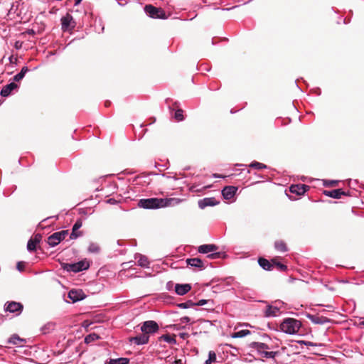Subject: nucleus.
Segmentation results:
<instances>
[{"label": "nucleus", "instance_id": "nucleus-1", "mask_svg": "<svg viewBox=\"0 0 364 364\" xmlns=\"http://www.w3.org/2000/svg\"><path fill=\"white\" fill-rule=\"evenodd\" d=\"M301 326L300 321L292 318H285L280 324V329L288 334L296 333Z\"/></svg>", "mask_w": 364, "mask_h": 364}, {"label": "nucleus", "instance_id": "nucleus-2", "mask_svg": "<svg viewBox=\"0 0 364 364\" xmlns=\"http://www.w3.org/2000/svg\"><path fill=\"white\" fill-rule=\"evenodd\" d=\"M60 265L64 270L73 272H79L80 271L87 269L90 267L89 262L85 260L71 264L63 262Z\"/></svg>", "mask_w": 364, "mask_h": 364}, {"label": "nucleus", "instance_id": "nucleus-3", "mask_svg": "<svg viewBox=\"0 0 364 364\" xmlns=\"http://www.w3.org/2000/svg\"><path fill=\"white\" fill-rule=\"evenodd\" d=\"M138 205L145 209H157L162 208L161 198H151L146 199H141L139 200Z\"/></svg>", "mask_w": 364, "mask_h": 364}, {"label": "nucleus", "instance_id": "nucleus-4", "mask_svg": "<svg viewBox=\"0 0 364 364\" xmlns=\"http://www.w3.org/2000/svg\"><path fill=\"white\" fill-rule=\"evenodd\" d=\"M262 338L264 342H252L250 344V347L255 349L259 355H261V354H262V353L266 350H272L274 348L272 345H269L267 342H265L266 339L269 341L271 340V338L267 334H264L262 336Z\"/></svg>", "mask_w": 364, "mask_h": 364}, {"label": "nucleus", "instance_id": "nucleus-5", "mask_svg": "<svg viewBox=\"0 0 364 364\" xmlns=\"http://www.w3.org/2000/svg\"><path fill=\"white\" fill-rule=\"evenodd\" d=\"M146 13L151 18L165 19L167 18L166 12L161 8L155 7L151 4L144 7Z\"/></svg>", "mask_w": 364, "mask_h": 364}, {"label": "nucleus", "instance_id": "nucleus-6", "mask_svg": "<svg viewBox=\"0 0 364 364\" xmlns=\"http://www.w3.org/2000/svg\"><path fill=\"white\" fill-rule=\"evenodd\" d=\"M159 329V324L152 320L144 321L141 326V331L143 333L146 334L148 338L150 335L157 332Z\"/></svg>", "mask_w": 364, "mask_h": 364}, {"label": "nucleus", "instance_id": "nucleus-7", "mask_svg": "<svg viewBox=\"0 0 364 364\" xmlns=\"http://www.w3.org/2000/svg\"><path fill=\"white\" fill-rule=\"evenodd\" d=\"M68 234V230H62L60 232H54L48 237V244L50 247H55V245L59 244L63 240H64Z\"/></svg>", "mask_w": 364, "mask_h": 364}, {"label": "nucleus", "instance_id": "nucleus-8", "mask_svg": "<svg viewBox=\"0 0 364 364\" xmlns=\"http://www.w3.org/2000/svg\"><path fill=\"white\" fill-rule=\"evenodd\" d=\"M23 309V306L21 303L16 301H7L4 305L5 311L16 314L19 315Z\"/></svg>", "mask_w": 364, "mask_h": 364}, {"label": "nucleus", "instance_id": "nucleus-9", "mask_svg": "<svg viewBox=\"0 0 364 364\" xmlns=\"http://www.w3.org/2000/svg\"><path fill=\"white\" fill-rule=\"evenodd\" d=\"M61 24L63 31L68 30L69 28H73L75 26L73 17L70 14H67L65 16L62 17Z\"/></svg>", "mask_w": 364, "mask_h": 364}, {"label": "nucleus", "instance_id": "nucleus-10", "mask_svg": "<svg viewBox=\"0 0 364 364\" xmlns=\"http://www.w3.org/2000/svg\"><path fill=\"white\" fill-rule=\"evenodd\" d=\"M309 189V186L305 184H293L289 188L290 192L296 196L304 195Z\"/></svg>", "mask_w": 364, "mask_h": 364}, {"label": "nucleus", "instance_id": "nucleus-11", "mask_svg": "<svg viewBox=\"0 0 364 364\" xmlns=\"http://www.w3.org/2000/svg\"><path fill=\"white\" fill-rule=\"evenodd\" d=\"M68 297L73 302H77L85 298V294L82 289H71L68 293Z\"/></svg>", "mask_w": 364, "mask_h": 364}, {"label": "nucleus", "instance_id": "nucleus-12", "mask_svg": "<svg viewBox=\"0 0 364 364\" xmlns=\"http://www.w3.org/2000/svg\"><path fill=\"white\" fill-rule=\"evenodd\" d=\"M129 341L131 343H134L136 345H144L149 343V338L144 333L139 334L136 336L129 337Z\"/></svg>", "mask_w": 364, "mask_h": 364}, {"label": "nucleus", "instance_id": "nucleus-13", "mask_svg": "<svg viewBox=\"0 0 364 364\" xmlns=\"http://www.w3.org/2000/svg\"><path fill=\"white\" fill-rule=\"evenodd\" d=\"M183 201V199H181V198H161V205H162V208L173 207V206L178 205Z\"/></svg>", "mask_w": 364, "mask_h": 364}, {"label": "nucleus", "instance_id": "nucleus-14", "mask_svg": "<svg viewBox=\"0 0 364 364\" xmlns=\"http://www.w3.org/2000/svg\"><path fill=\"white\" fill-rule=\"evenodd\" d=\"M82 225V221L81 219H78L74 224L72 230V232L70 235L71 240L77 239V237L82 235V232L80 231L79 229Z\"/></svg>", "mask_w": 364, "mask_h": 364}, {"label": "nucleus", "instance_id": "nucleus-15", "mask_svg": "<svg viewBox=\"0 0 364 364\" xmlns=\"http://www.w3.org/2000/svg\"><path fill=\"white\" fill-rule=\"evenodd\" d=\"M307 318L314 323L315 324H325L327 323L331 322V320L328 318L327 317L319 316L318 314L316 315H312V314H308Z\"/></svg>", "mask_w": 364, "mask_h": 364}, {"label": "nucleus", "instance_id": "nucleus-16", "mask_svg": "<svg viewBox=\"0 0 364 364\" xmlns=\"http://www.w3.org/2000/svg\"><path fill=\"white\" fill-rule=\"evenodd\" d=\"M237 191V188L232 186H225L222 190V195L225 199L230 200L234 197L236 192Z\"/></svg>", "mask_w": 364, "mask_h": 364}, {"label": "nucleus", "instance_id": "nucleus-17", "mask_svg": "<svg viewBox=\"0 0 364 364\" xmlns=\"http://www.w3.org/2000/svg\"><path fill=\"white\" fill-rule=\"evenodd\" d=\"M219 203L215 198H205L198 201V206L201 209H204L208 206H214Z\"/></svg>", "mask_w": 364, "mask_h": 364}, {"label": "nucleus", "instance_id": "nucleus-18", "mask_svg": "<svg viewBox=\"0 0 364 364\" xmlns=\"http://www.w3.org/2000/svg\"><path fill=\"white\" fill-rule=\"evenodd\" d=\"M218 250V247L214 244L202 245L198 247V252L203 254L216 252Z\"/></svg>", "mask_w": 364, "mask_h": 364}, {"label": "nucleus", "instance_id": "nucleus-19", "mask_svg": "<svg viewBox=\"0 0 364 364\" xmlns=\"http://www.w3.org/2000/svg\"><path fill=\"white\" fill-rule=\"evenodd\" d=\"M323 194L333 198H341L342 196L348 195L345 191H342V189L326 190L323 191Z\"/></svg>", "mask_w": 364, "mask_h": 364}, {"label": "nucleus", "instance_id": "nucleus-20", "mask_svg": "<svg viewBox=\"0 0 364 364\" xmlns=\"http://www.w3.org/2000/svg\"><path fill=\"white\" fill-rule=\"evenodd\" d=\"M186 263L188 265H190L193 267H198L200 269H203L205 268L204 262L198 257L187 259Z\"/></svg>", "mask_w": 364, "mask_h": 364}, {"label": "nucleus", "instance_id": "nucleus-21", "mask_svg": "<svg viewBox=\"0 0 364 364\" xmlns=\"http://www.w3.org/2000/svg\"><path fill=\"white\" fill-rule=\"evenodd\" d=\"M191 289V285L189 284H176L175 286V291L178 295H184Z\"/></svg>", "mask_w": 364, "mask_h": 364}, {"label": "nucleus", "instance_id": "nucleus-22", "mask_svg": "<svg viewBox=\"0 0 364 364\" xmlns=\"http://www.w3.org/2000/svg\"><path fill=\"white\" fill-rule=\"evenodd\" d=\"M17 87L18 85L15 82H11L2 88L0 94L2 97H8L11 94V91Z\"/></svg>", "mask_w": 364, "mask_h": 364}, {"label": "nucleus", "instance_id": "nucleus-23", "mask_svg": "<svg viewBox=\"0 0 364 364\" xmlns=\"http://www.w3.org/2000/svg\"><path fill=\"white\" fill-rule=\"evenodd\" d=\"M279 313V309L276 306L268 305L264 311L266 317L277 316Z\"/></svg>", "mask_w": 364, "mask_h": 364}, {"label": "nucleus", "instance_id": "nucleus-24", "mask_svg": "<svg viewBox=\"0 0 364 364\" xmlns=\"http://www.w3.org/2000/svg\"><path fill=\"white\" fill-rule=\"evenodd\" d=\"M258 263L265 270H271L273 267L272 262H270L269 260L262 257L259 258Z\"/></svg>", "mask_w": 364, "mask_h": 364}, {"label": "nucleus", "instance_id": "nucleus-25", "mask_svg": "<svg viewBox=\"0 0 364 364\" xmlns=\"http://www.w3.org/2000/svg\"><path fill=\"white\" fill-rule=\"evenodd\" d=\"M274 247L278 251L280 252H287L288 250V247L286 242L282 240H277L274 242Z\"/></svg>", "mask_w": 364, "mask_h": 364}, {"label": "nucleus", "instance_id": "nucleus-26", "mask_svg": "<svg viewBox=\"0 0 364 364\" xmlns=\"http://www.w3.org/2000/svg\"><path fill=\"white\" fill-rule=\"evenodd\" d=\"M281 355V351H269L266 350L260 356L266 358H274L277 355Z\"/></svg>", "mask_w": 364, "mask_h": 364}, {"label": "nucleus", "instance_id": "nucleus-27", "mask_svg": "<svg viewBox=\"0 0 364 364\" xmlns=\"http://www.w3.org/2000/svg\"><path fill=\"white\" fill-rule=\"evenodd\" d=\"M159 341H164L168 343L176 344V340L174 336H171L168 334L162 335L159 338Z\"/></svg>", "mask_w": 364, "mask_h": 364}, {"label": "nucleus", "instance_id": "nucleus-28", "mask_svg": "<svg viewBox=\"0 0 364 364\" xmlns=\"http://www.w3.org/2000/svg\"><path fill=\"white\" fill-rule=\"evenodd\" d=\"M28 71V68L26 66L22 68L21 72L16 75L14 77V81L18 82L23 78L25 74Z\"/></svg>", "mask_w": 364, "mask_h": 364}, {"label": "nucleus", "instance_id": "nucleus-29", "mask_svg": "<svg viewBox=\"0 0 364 364\" xmlns=\"http://www.w3.org/2000/svg\"><path fill=\"white\" fill-rule=\"evenodd\" d=\"M250 333H251L250 331L244 329V330H241L237 332L233 333L232 334V337L234 338H242V337L246 336L247 335H250Z\"/></svg>", "mask_w": 364, "mask_h": 364}, {"label": "nucleus", "instance_id": "nucleus-30", "mask_svg": "<svg viewBox=\"0 0 364 364\" xmlns=\"http://www.w3.org/2000/svg\"><path fill=\"white\" fill-rule=\"evenodd\" d=\"M129 359L127 358H120L117 359H110L108 364H128Z\"/></svg>", "mask_w": 364, "mask_h": 364}, {"label": "nucleus", "instance_id": "nucleus-31", "mask_svg": "<svg viewBox=\"0 0 364 364\" xmlns=\"http://www.w3.org/2000/svg\"><path fill=\"white\" fill-rule=\"evenodd\" d=\"M100 338V336L95 333H90L85 338V343H90Z\"/></svg>", "mask_w": 364, "mask_h": 364}, {"label": "nucleus", "instance_id": "nucleus-32", "mask_svg": "<svg viewBox=\"0 0 364 364\" xmlns=\"http://www.w3.org/2000/svg\"><path fill=\"white\" fill-rule=\"evenodd\" d=\"M137 263L139 266L142 267H147L149 264L148 258L144 255H139Z\"/></svg>", "mask_w": 364, "mask_h": 364}, {"label": "nucleus", "instance_id": "nucleus-33", "mask_svg": "<svg viewBox=\"0 0 364 364\" xmlns=\"http://www.w3.org/2000/svg\"><path fill=\"white\" fill-rule=\"evenodd\" d=\"M88 251L90 253H99L100 251V247L97 243L91 242L89 245Z\"/></svg>", "mask_w": 364, "mask_h": 364}, {"label": "nucleus", "instance_id": "nucleus-34", "mask_svg": "<svg viewBox=\"0 0 364 364\" xmlns=\"http://www.w3.org/2000/svg\"><path fill=\"white\" fill-rule=\"evenodd\" d=\"M22 341H23V339L21 338L18 335L14 334L8 340V343L18 345Z\"/></svg>", "mask_w": 364, "mask_h": 364}, {"label": "nucleus", "instance_id": "nucleus-35", "mask_svg": "<svg viewBox=\"0 0 364 364\" xmlns=\"http://www.w3.org/2000/svg\"><path fill=\"white\" fill-rule=\"evenodd\" d=\"M272 262L273 267L276 266L277 268L280 271L284 272L287 269V267L285 264H283L277 262V259H272Z\"/></svg>", "mask_w": 364, "mask_h": 364}, {"label": "nucleus", "instance_id": "nucleus-36", "mask_svg": "<svg viewBox=\"0 0 364 364\" xmlns=\"http://www.w3.org/2000/svg\"><path fill=\"white\" fill-rule=\"evenodd\" d=\"M216 360V354L214 351L210 350L208 353V359L205 360V364H211Z\"/></svg>", "mask_w": 364, "mask_h": 364}, {"label": "nucleus", "instance_id": "nucleus-37", "mask_svg": "<svg viewBox=\"0 0 364 364\" xmlns=\"http://www.w3.org/2000/svg\"><path fill=\"white\" fill-rule=\"evenodd\" d=\"M250 167L254 168L258 170L264 169L267 168V166L265 164H263L262 163L254 161L250 164Z\"/></svg>", "mask_w": 364, "mask_h": 364}, {"label": "nucleus", "instance_id": "nucleus-38", "mask_svg": "<svg viewBox=\"0 0 364 364\" xmlns=\"http://www.w3.org/2000/svg\"><path fill=\"white\" fill-rule=\"evenodd\" d=\"M183 109H177L175 112V114H174V118L176 119V120L180 122V121H183L184 117H183Z\"/></svg>", "mask_w": 364, "mask_h": 364}, {"label": "nucleus", "instance_id": "nucleus-39", "mask_svg": "<svg viewBox=\"0 0 364 364\" xmlns=\"http://www.w3.org/2000/svg\"><path fill=\"white\" fill-rule=\"evenodd\" d=\"M178 306L181 308H183V309H187V308L195 306V303H193L191 300H188L184 303L179 304Z\"/></svg>", "mask_w": 364, "mask_h": 364}, {"label": "nucleus", "instance_id": "nucleus-40", "mask_svg": "<svg viewBox=\"0 0 364 364\" xmlns=\"http://www.w3.org/2000/svg\"><path fill=\"white\" fill-rule=\"evenodd\" d=\"M36 245L37 244L32 239H30L28 242L27 248L29 251H34L36 249Z\"/></svg>", "mask_w": 364, "mask_h": 364}, {"label": "nucleus", "instance_id": "nucleus-41", "mask_svg": "<svg viewBox=\"0 0 364 364\" xmlns=\"http://www.w3.org/2000/svg\"><path fill=\"white\" fill-rule=\"evenodd\" d=\"M221 255H222V254L220 252H213L211 254L208 255L207 258H208L210 259H215L220 258Z\"/></svg>", "mask_w": 364, "mask_h": 364}, {"label": "nucleus", "instance_id": "nucleus-42", "mask_svg": "<svg viewBox=\"0 0 364 364\" xmlns=\"http://www.w3.org/2000/svg\"><path fill=\"white\" fill-rule=\"evenodd\" d=\"M210 302L213 304V300H210V299H208V300L200 299L197 303H195V306H203V305H205L206 304H208Z\"/></svg>", "mask_w": 364, "mask_h": 364}, {"label": "nucleus", "instance_id": "nucleus-43", "mask_svg": "<svg viewBox=\"0 0 364 364\" xmlns=\"http://www.w3.org/2000/svg\"><path fill=\"white\" fill-rule=\"evenodd\" d=\"M325 186H331V187H336L338 184V181H325L324 183Z\"/></svg>", "mask_w": 364, "mask_h": 364}, {"label": "nucleus", "instance_id": "nucleus-44", "mask_svg": "<svg viewBox=\"0 0 364 364\" xmlns=\"http://www.w3.org/2000/svg\"><path fill=\"white\" fill-rule=\"evenodd\" d=\"M16 269L20 272L24 271L25 262H18L16 264Z\"/></svg>", "mask_w": 364, "mask_h": 364}, {"label": "nucleus", "instance_id": "nucleus-45", "mask_svg": "<svg viewBox=\"0 0 364 364\" xmlns=\"http://www.w3.org/2000/svg\"><path fill=\"white\" fill-rule=\"evenodd\" d=\"M41 238H42L41 235H40V234H36V235H35L34 237H33V238H31V239L33 240V242H34L35 243H36V244L38 245V244L41 242Z\"/></svg>", "mask_w": 364, "mask_h": 364}, {"label": "nucleus", "instance_id": "nucleus-46", "mask_svg": "<svg viewBox=\"0 0 364 364\" xmlns=\"http://www.w3.org/2000/svg\"><path fill=\"white\" fill-rule=\"evenodd\" d=\"M301 343H304V345L307 346H316V343H314L310 342V341H301Z\"/></svg>", "mask_w": 364, "mask_h": 364}, {"label": "nucleus", "instance_id": "nucleus-47", "mask_svg": "<svg viewBox=\"0 0 364 364\" xmlns=\"http://www.w3.org/2000/svg\"><path fill=\"white\" fill-rule=\"evenodd\" d=\"M182 323H188L190 321V318L188 316H184L181 318Z\"/></svg>", "mask_w": 364, "mask_h": 364}, {"label": "nucleus", "instance_id": "nucleus-48", "mask_svg": "<svg viewBox=\"0 0 364 364\" xmlns=\"http://www.w3.org/2000/svg\"><path fill=\"white\" fill-rule=\"evenodd\" d=\"M21 45H22V43H21V42L16 41V42L15 43V48H16V49H19V48H21Z\"/></svg>", "mask_w": 364, "mask_h": 364}, {"label": "nucleus", "instance_id": "nucleus-49", "mask_svg": "<svg viewBox=\"0 0 364 364\" xmlns=\"http://www.w3.org/2000/svg\"><path fill=\"white\" fill-rule=\"evenodd\" d=\"M26 33L31 36H33L36 33V32L33 29H28L26 31Z\"/></svg>", "mask_w": 364, "mask_h": 364}, {"label": "nucleus", "instance_id": "nucleus-50", "mask_svg": "<svg viewBox=\"0 0 364 364\" xmlns=\"http://www.w3.org/2000/svg\"><path fill=\"white\" fill-rule=\"evenodd\" d=\"M173 109H176V110L178 108V103L177 102H174L172 105Z\"/></svg>", "mask_w": 364, "mask_h": 364}, {"label": "nucleus", "instance_id": "nucleus-51", "mask_svg": "<svg viewBox=\"0 0 364 364\" xmlns=\"http://www.w3.org/2000/svg\"><path fill=\"white\" fill-rule=\"evenodd\" d=\"M173 364H183L182 360L181 359H178V360H176Z\"/></svg>", "mask_w": 364, "mask_h": 364}, {"label": "nucleus", "instance_id": "nucleus-52", "mask_svg": "<svg viewBox=\"0 0 364 364\" xmlns=\"http://www.w3.org/2000/svg\"><path fill=\"white\" fill-rule=\"evenodd\" d=\"M286 349H287V347L283 346L281 348V349L279 351H281V354H282L283 353L285 352Z\"/></svg>", "mask_w": 364, "mask_h": 364}, {"label": "nucleus", "instance_id": "nucleus-53", "mask_svg": "<svg viewBox=\"0 0 364 364\" xmlns=\"http://www.w3.org/2000/svg\"><path fill=\"white\" fill-rule=\"evenodd\" d=\"M110 105H111V102L110 101H109V100L105 101V107H109V106H110Z\"/></svg>", "mask_w": 364, "mask_h": 364}, {"label": "nucleus", "instance_id": "nucleus-54", "mask_svg": "<svg viewBox=\"0 0 364 364\" xmlns=\"http://www.w3.org/2000/svg\"><path fill=\"white\" fill-rule=\"evenodd\" d=\"M213 176L215 178H224L225 177V176H223L217 174V173L213 174Z\"/></svg>", "mask_w": 364, "mask_h": 364}, {"label": "nucleus", "instance_id": "nucleus-55", "mask_svg": "<svg viewBox=\"0 0 364 364\" xmlns=\"http://www.w3.org/2000/svg\"><path fill=\"white\" fill-rule=\"evenodd\" d=\"M180 336L181 338H185L186 337L188 336V334L187 333H181Z\"/></svg>", "mask_w": 364, "mask_h": 364}, {"label": "nucleus", "instance_id": "nucleus-56", "mask_svg": "<svg viewBox=\"0 0 364 364\" xmlns=\"http://www.w3.org/2000/svg\"><path fill=\"white\" fill-rule=\"evenodd\" d=\"M82 0H75V5H78L80 2H81Z\"/></svg>", "mask_w": 364, "mask_h": 364}, {"label": "nucleus", "instance_id": "nucleus-57", "mask_svg": "<svg viewBox=\"0 0 364 364\" xmlns=\"http://www.w3.org/2000/svg\"><path fill=\"white\" fill-rule=\"evenodd\" d=\"M9 60H10L11 63H13V56H11L9 58Z\"/></svg>", "mask_w": 364, "mask_h": 364}, {"label": "nucleus", "instance_id": "nucleus-58", "mask_svg": "<svg viewBox=\"0 0 364 364\" xmlns=\"http://www.w3.org/2000/svg\"><path fill=\"white\" fill-rule=\"evenodd\" d=\"M90 324V323H89V324H88V323H86L85 325H84V326H85V327H88Z\"/></svg>", "mask_w": 364, "mask_h": 364}, {"label": "nucleus", "instance_id": "nucleus-59", "mask_svg": "<svg viewBox=\"0 0 364 364\" xmlns=\"http://www.w3.org/2000/svg\"><path fill=\"white\" fill-rule=\"evenodd\" d=\"M168 100H168V99H167V100H166V102L167 103H168Z\"/></svg>", "mask_w": 364, "mask_h": 364}]
</instances>
